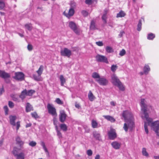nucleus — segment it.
I'll return each mask as SVG.
<instances>
[{
  "instance_id": "nucleus-14",
  "label": "nucleus",
  "mask_w": 159,
  "mask_h": 159,
  "mask_svg": "<svg viewBox=\"0 0 159 159\" xmlns=\"http://www.w3.org/2000/svg\"><path fill=\"white\" fill-rule=\"evenodd\" d=\"M67 115L64 111H60V114L59 115V120L62 123H63L65 121Z\"/></svg>"
},
{
  "instance_id": "nucleus-2",
  "label": "nucleus",
  "mask_w": 159,
  "mask_h": 159,
  "mask_svg": "<svg viewBox=\"0 0 159 159\" xmlns=\"http://www.w3.org/2000/svg\"><path fill=\"white\" fill-rule=\"evenodd\" d=\"M152 120L149 125L148 121L144 122V128L145 131L147 134L148 133V126L149 125L151 126L152 129L157 134V135L159 136V121H157L154 122H152Z\"/></svg>"
},
{
  "instance_id": "nucleus-41",
  "label": "nucleus",
  "mask_w": 159,
  "mask_h": 159,
  "mask_svg": "<svg viewBox=\"0 0 159 159\" xmlns=\"http://www.w3.org/2000/svg\"><path fill=\"white\" fill-rule=\"evenodd\" d=\"M40 76L38 75H33V77L34 79L36 81H39L40 79Z\"/></svg>"
},
{
  "instance_id": "nucleus-21",
  "label": "nucleus",
  "mask_w": 159,
  "mask_h": 159,
  "mask_svg": "<svg viewBox=\"0 0 159 159\" xmlns=\"http://www.w3.org/2000/svg\"><path fill=\"white\" fill-rule=\"evenodd\" d=\"M107 11H105L102 17V20L104 24H106L107 23L106 20L107 18Z\"/></svg>"
},
{
  "instance_id": "nucleus-4",
  "label": "nucleus",
  "mask_w": 159,
  "mask_h": 159,
  "mask_svg": "<svg viewBox=\"0 0 159 159\" xmlns=\"http://www.w3.org/2000/svg\"><path fill=\"white\" fill-rule=\"evenodd\" d=\"M111 80L113 84L117 86L120 90L124 91L125 90V87L124 85L118 77L115 75H113L112 76Z\"/></svg>"
},
{
  "instance_id": "nucleus-17",
  "label": "nucleus",
  "mask_w": 159,
  "mask_h": 159,
  "mask_svg": "<svg viewBox=\"0 0 159 159\" xmlns=\"http://www.w3.org/2000/svg\"><path fill=\"white\" fill-rule=\"evenodd\" d=\"M16 144L18 145L21 148L23 146L24 142L22 141L19 136H17L16 138Z\"/></svg>"
},
{
  "instance_id": "nucleus-26",
  "label": "nucleus",
  "mask_w": 159,
  "mask_h": 159,
  "mask_svg": "<svg viewBox=\"0 0 159 159\" xmlns=\"http://www.w3.org/2000/svg\"><path fill=\"white\" fill-rule=\"evenodd\" d=\"M59 78L61 81V86H63L66 83V79L62 75H60Z\"/></svg>"
},
{
  "instance_id": "nucleus-32",
  "label": "nucleus",
  "mask_w": 159,
  "mask_h": 159,
  "mask_svg": "<svg viewBox=\"0 0 159 159\" xmlns=\"http://www.w3.org/2000/svg\"><path fill=\"white\" fill-rule=\"evenodd\" d=\"M43 66L42 65L40 66L39 70L37 71V72L39 76H40L43 70Z\"/></svg>"
},
{
  "instance_id": "nucleus-18",
  "label": "nucleus",
  "mask_w": 159,
  "mask_h": 159,
  "mask_svg": "<svg viewBox=\"0 0 159 159\" xmlns=\"http://www.w3.org/2000/svg\"><path fill=\"white\" fill-rule=\"evenodd\" d=\"M111 145L115 149H118L120 147L121 143L117 141H114L111 143Z\"/></svg>"
},
{
  "instance_id": "nucleus-47",
  "label": "nucleus",
  "mask_w": 159,
  "mask_h": 159,
  "mask_svg": "<svg viewBox=\"0 0 159 159\" xmlns=\"http://www.w3.org/2000/svg\"><path fill=\"white\" fill-rule=\"evenodd\" d=\"M55 102L61 105L63 104V102H62L59 98H56Z\"/></svg>"
},
{
  "instance_id": "nucleus-60",
  "label": "nucleus",
  "mask_w": 159,
  "mask_h": 159,
  "mask_svg": "<svg viewBox=\"0 0 159 159\" xmlns=\"http://www.w3.org/2000/svg\"><path fill=\"white\" fill-rule=\"evenodd\" d=\"M13 153L15 157H16L17 155L18 154H17V152L16 150H14L13 151Z\"/></svg>"
},
{
  "instance_id": "nucleus-34",
  "label": "nucleus",
  "mask_w": 159,
  "mask_h": 159,
  "mask_svg": "<svg viewBox=\"0 0 159 159\" xmlns=\"http://www.w3.org/2000/svg\"><path fill=\"white\" fill-rule=\"evenodd\" d=\"M106 50L107 52L109 53H111L113 52V50L112 48L109 46L106 47Z\"/></svg>"
},
{
  "instance_id": "nucleus-53",
  "label": "nucleus",
  "mask_w": 159,
  "mask_h": 159,
  "mask_svg": "<svg viewBox=\"0 0 159 159\" xmlns=\"http://www.w3.org/2000/svg\"><path fill=\"white\" fill-rule=\"evenodd\" d=\"M96 43L97 45L99 46H102L103 45L102 41L97 42H96Z\"/></svg>"
},
{
  "instance_id": "nucleus-1",
  "label": "nucleus",
  "mask_w": 159,
  "mask_h": 159,
  "mask_svg": "<svg viewBox=\"0 0 159 159\" xmlns=\"http://www.w3.org/2000/svg\"><path fill=\"white\" fill-rule=\"evenodd\" d=\"M122 116L126 122L124 124V129L126 132L128 131V128L131 130L134 126V119L132 113L128 111H123Z\"/></svg>"
},
{
  "instance_id": "nucleus-23",
  "label": "nucleus",
  "mask_w": 159,
  "mask_h": 159,
  "mask_svg": "<svg viewBox=\"0 0 159 159\" xmlns=\"http://www.w3.org/2000/svg\"><path fill=\"white\" fill-rule=\"evenodd\" d=\"M150 68L149 66L147 65H145L143 68L144 73L146 75L148 74L150 71Z\"/></svg>"
},
{
  "instance_id": "nucleus-55",
  "label": "nucleus",
  "mask_w": 159,
  "mask_h": 159,
  "mask_svg": "<svg viewBox=\"0 0 159 159\" xmlns=\"http://www.w3.org/2000/svg\"><path fill=\"white\" fill-rule=\"evenodd\" d=\"M4 92V90L3 86L0 88V96L2 95V93Z\"/></svg>"
},
{
  "instance_id": "nucleus-50",
  "label": "nucleus",
  "mask_w": 159,
  "mask_h": 159,
  "mask_svg": "<svg viewBox=\"0 0 159 159\" xmlns=\"http://www.w3.org/2000/svg\"><path fill=\"white\" fill-rule=\"evenodd\" d=\"M8 105L9 107L11 108H12L14 107V104L11 101H9Z\"/></svg>"
},
{
  "instance_id": "nucleus-35",
  "label": "nucleus",
  "mask_w": 159,
  "mask_h": 159,
  "mask_svg": "<svg viewBox=\"0 0 159 159\" xmlns=\"http://www.w3.org/2000/svg\"><path fill=\"white\" fill-rule=\"evenodd\" d=\"M155 37V35L154 34L151 33L149 34L148 35L147 39L149 40H153V39Z\"/></svg>"
},
{
  "instance_id": "nucleus-63",
  "label": "nucleus",
  "mask_w": 159,
  "mask_h": 159,
  "mask_svg": "<svg viewBox=\"0 0 159 159\" xmlns=\"http://www.w3.org/2000/svg\"><path fill=\"white\" fill-rule=\"evenodd\" d=\"M110 104H111V105H112L113 106H115V103L113 101L111 102H110Z\"/></svg>"
},
{
  "instance_id": "nucleus-29",
  "label": "nucleus",
  "mask_w": 159,
  "mask_h": 159,
  "mask_svg": "<svg viewBox=\"0 0 159 159\" xmlns=\"http://www.w3.org/2000/svg\"><path fill=\"white\" fill-rule=\"evenodd\" d=\"M60 126L61 129L63 131H66L67 130V127L65 124H61Z\"/></svg>"
},
{
  "instance_id": "nucleus-15",
  "label": "nucleus",
  "mask_w": 159,
  "mask_h": 159,
  "mask_svg": "<svg viewBox=\"0 0 159 159\" xmlns=\"http://www.w3.org/2000/svg\"><path fill=\"white\" fill-rule=\"evenodd\" d=\"M93 137L96 140L99 141H102V140L101 138L100 134L98 131H95L93 132Z\"/></svg>"
},
{
  "instance_id": "nucleus-62",
  "label": "nucleus",
  "mask_w": 159,
  "mask_h": 159,
  "mask_svg": "<svg viewBox=\"0 0 159 159\" xmlns=\"http://www.w3.org/2000/svg\"><path fill=\"white\" fill-rule=\"evenodd\" d=\"M100 158V156L98 154L96 155L95 159H99Z\"/></svg>"
},
{
  "instance_id": "nucleus-36",
  "label": "nucleus",
  "mask_w": 159,
  "mask_h": 159,
  "mask_svg": "<svg viewBox=\"0 0 159 159\" xmlns=\"http://www.w3.org/2000/svg\"><path fill=\"white\" fill-rule=\"evenodd\" d=\"M142 20H139L137 25V30L138 31H140L141 29Z\"/></svg>"
},
{
  "instance_id": "nucleus-27",
  "label": "nucleus",
  "mask_w": 159,
  "mask_h": 159,
  "mask_svg": "<svg viewBox=\"0 0 159 159\" xmlns=\"http://www.w3.org/2000/svg\"><path fill=\"white\" fill-rule=\"evenodd\" d=\"M16 157V159H24L25 158V154L24 153L21 152L17 155Z\"/></svg>"
},
{
  "instance_id": "nucleus-16",
  "label": "nucleus",
  "mask_w": 159,
  "mask_h": 159,
  "mask_svg": "<svg viewBox=\"0 0 159 159\" xmlns=\"http://www.w3.org/2000/svg\"><path fill=\"white\" fill-rule=\"evenodd\" d=\"M74 11H65L63 14L68 18L72 16L74 13Z\"/></svg>"
},
{
  "instance_id": "nucleus-8",
  "label": "nucleus",
  "mask_w": 159,
  "mask_h": 159,
  "mask_svg": "<svg viewBox=\"0 0 159 159\" xmlns=\"http://www.w3.org/2000/svg\"><path fill=\"white\" fill-rule=\"evenodd\" d=\"M47 109H48V112L52 116H57L56 109L52 104L48 103L47 106Z\"/></svg>"
},
{
  "instance_id": "nucleus-19",
  "label": "nucleus",
  "mask_w": 159,
  "mask_h": 159,
  "mask_svg": "<svg viewBox=\"0 0 159 159\" xmlns=\"http://www.w3.org/2000/svg\"><path fill=\"white\" fill-rule=\"evenodd\" d=\"M90 29L91 30H94L97 29L96 25V21L94 20H91L90 26Z\"/></svg>"
},
{
  "instance_id": "nucleus-6",
  "label": "nucleus",
  "mask_w": 159,
  "mask_h": 159,
  "mask_svg": "<svg viewBox=\"0 0 159 159\" xmlns=\"http://www.w3.org/2000/svg\"><path fill=\"white\" fill-rule=\"evenodd\" d=\"M0 77L3 78L6 83H10V80L7 79L10 77V75L9 74L6 72L4 71L0 70Z\"/></svg>"
},
{
  "instance_id": "nucleus-64",
  "label": "nucleus",
  "mask_w": 159,
  "mask_h": 159,
  "mask_svg": "<svg viewBox=\"0 0 159 159\" xmlns=\"http://www.w3.org/2000/svg\"><path fill=\"white\" fill-rule=\"evenodd\" d=\"M75 106L76 107L79 108L80 107V106L79 104H76L75 105Z\"/></svg>"
},
{
  "instance_id": "nucleus-12",
  "label": "nucleus",
  "mask_w": 159,
  "mask_h": 159,
  "mask_svg": "<svg viewBox=\"0 0 159 159\" xmlns=\"http://www.w3.org/2000/svg\"><path fill=\"white\" fill-rule=\"evenodd\" d=\"M108 135L110 139L113 140L116 137V134L114 129H111L108 132Z\"/></svg>"
},
{
  "instance_id": "nucleus-51",
  "label": "nucleus",
  "mask_w": 159,
  "mask_h": 159,
  "mask_svg": "<svg viewBox=\"0 0 159 159\" xmlns=\"http://www.w3.org/2000/svg\"><path fill=\"white\" fill-rule=\"evenodd\" d=\"M36 143L35 142L32 141L29 143V145L32 147H34L36 145Z\"/></svg>"
},
{
  "instance_id": "nucleus-24",
  "label": "nucleus",
  "mask_w": 159,
  "mask_h": 159,
  "mask_svg": "<svg viewBox=\"0 0 159 159\" xmlns=\"http://www.w3.org/2000/svg\"><path fill=\"white\" fill-rule=\"evenodd\" d=\"M70 7L69 10H74L76 7L75 2L74 1H72L70 2Z\"/></svg>"
},
{
  "instance_id": "nucleus-52",
  "label": "nucleus",
  "mask_w": 159,
  "mask_h": 159,
  "mask_svg": "<svg viewBox=\"0 0 159 159\" xmlns=\"http://www.w3.org/2000/svg\"><path fill=\"white\" fill-rule=\"evenodd\" d=\"M87 153L88 156H91L93 154L92 151L90 149H89L87 150Z\"/></svg>"
},
{
  "instance_id": "nucleus-7",
  "label": "nucleus",
  "mask_w": 159,
  "mask_h": 159,
  "mask_svg": "<svg viewBox=\"0 0 159 159\" xmlns=\"http://www.w3.org/2000/svg\"><path fill=\"white\" fill-rule=\"evenodd\" d=\"M69 27L77 34H79L80 31L78 28L75 23L73 21H70L69 22Z\"/></svg>"
},
{
  "instance_id": "nucleus-28",
  "label": "nucleus",
  "mask_w": 159,
  "mask_h": 159,
  "mask_svg": "<svg viewBox=\"0 0 159 159\" xmlns=\"http://www.w3.org/2000/svg\"><path fill=\"white\" fill-rule=\"evenodd\" d=\"M88 96L89 100L91 101H93L95 98L94 96H93V94L91 91H89Z\"/></svg>"
},
{
  "instance_id": "nucleus-33",
  "label": "nucleus",
  "mask_w": 159,
  "mask_h": 159,
  "mask_svg": "<svg viewBox=\"0 0 159 159\" xmlns=\"http://www.w3.org/2000/svg\"><path fill=\"white\" fill-rule=\"evenodd\" d=\"M125 15V13L122 11H120L117 14V17H124Z\"/></svg>"
},
{
  "instance_id": "nucleus-31",
  "label": "nucleus",
  "mask_w": 159,
  "mask_h": 159,
  "mask_svg": "<svg viewBox=\"0 0 159 159\" xmlns=\"http://www.w3.org/2000/svg\"><path fill=\"white\" fill-rule=\"evenodd\" d=\"M92 126L93 128H95L98 127V123L96 121L93 120H92Z\"/></svg>"
},
{
  "instance_id": "nucleus-39",
  "label": "nucleus",
  "mask_w": 159,
  "mask_h": 159,
  "mask_svg": "<svg viewBox=\"0 0 159 159\" xmlns=\"http://www.w3.org/2000/svg\"><path fill=\"white\" fill-rule=\"evenodd\" d=\"M35 92V91L33 90H30L28 91L26 90L27 96H31Z\"/></svg>"
},
{
  "instance_id": "nucleus-45",
  "label": "nucleus",
  "mask_w": 159,
  "mask_h": 159,
  "mask_svg": "<svg viewBox=\"0 0 159 159\" xmlns=\"http://www.w3.org/2000/svg\"><path fill=\"white\" fill-rule=\"evenodd\" d=\"M126 53V51L124 49H122L121 51H120L119 53V55L121 56H124Z\"/></svg>"
},
{
  "instance_id": "nucleus-9",
  "label": "nucleus",
  "mask_w": 159,
  "mask_h": 159,
  "mask_svg": "<svg viewBox=\"0 0 159 159\" xmlns=\"http://www.w3.org/2000/svg\"><path fill=\"white\" fill-rule=\"evenodd\" d=\"M61 56L69 57L72 55L71 51L67 48H65L61 51Z\"/></svg>"
},
{
  "instance_id": "nucleus-49",
  "label": "nucleus",
  "mask_w": 159,
  "mask_h": 159,
  "mask_svg": "<svg viewBox=\"0 0 159 159\" xmlns=\"http://www.w3.org/2000/svg\"><path fill=\"white\" fill-rule=\"evenodd\" d=\"M81 13L84 16H87L89 14L88 12L86 11H82Z\"/></svg>"
},
{
  "instance_id": "nucleus-30",
  "label": "nucleus",
  "mask_w": 159,
  "mask_h": 159,
  "mask_svg": "<svg viewBox=\"0 0 159 159\" xmlns=\"http://www.w3.org/2000/svg\"><path fill=\"white\" fill-rule=\"evenodd\" d=\"M25 27L26 29H27L29 31H31L33 27L32 24L31 23H29L25 24Z\"/></svg>"
},
{
  "instance_id": "nucleus-25",
  "label": "nucleus",
  "mask_w": 159,
  "mask_h": 159,
  "mask_svg": "<svg viewBox=\"0 0 159 159\" xmlns=\"http://www.w3.org/2000/svg\"><path fill=\"white\" fill-rule=\"evenodd\" d=\"M25 95H27L26 89H25L22 91L20 95L19 96V97L22 99H23L25 98Z\"/></svg>"
},
{
  "instance_id": "nucleus-5",
  "label": "nucleus",
  "mask_w": 159,
  "mask_h": 159,
  "mask_svg": "<svg viewBox=\"0 0 159 159\" xmlns=\"http://www.w3.org/2000/svg\"><path fill=\"white\" fill-rule=\"evenodd\" d=\"M16 116H9L10 124L13 126L16 125V129L17 131L20 126V121H18L16 122V124L15 123V121L16 120Z\"/></svg>"
},
{
  "instance_id": "nucleus-59",
  "label": "nucleus",
  "mask_w": 159,
  "mask_h": 159,
  "mask_svg": "<svg viewBox=\"0 0 159 159\" xmlns=\"http://www.w3.org/2000/svg\"><path fill=\"white\" fill-rule=\"evenodd\" d=\"M124 33V31H121L120 32V33L119 34V36L120 37H122L123 35V34Z\"/></svg>"
},
{
  "instance_id": "nucleus-43",
  "label": "nucleus",
  "mask_w": 159,
  "mask_h": 159,
  "mask_svg": "<svg viewBox=\"0 0 159 159\" xmlns=\"http://www.w3.org/2000/svg\"><path fill=\"white\" fill-rule=\"evenodd\" d=\"M94 2V1L92 0H85V3L88 5H90L92 4Z\"/></svg>"
},
{
  "instance_id": "nucleus-44",
  "label": "nucleus",
  "mask_w": 159,
  "mask_h": 159,
  "mask_svg": "<svg viewBox=\"0 0 159 159\" xmlns=\"http://www.w3.org/2000/svg\"><path fill=\"white\" fill-rule=\"evenodd\" d=\"M5 6L4 2L2 1H0V9H3Z\"/></svg>"
},
{
  "instance_id": "nucleus-61",
  "label": "nucleus",
  "mask_w": 159,
  "mask_h": 159,
  "mask_svg": "<svg viewBox=\"0 0 159 159\" xmlns=\"http://www.w3.org/2000/svg\"><path fill=\"white\" fill-rule=\"evenodd\" d=\"M31 125H32V124L30 123L27 124L25 126V127L26 128H28V127H30L31 126Z\"/></svg>"
},
{
  "instance_id": "nucleus-46",
  "label": "nucleus",
  "mask_w": 159,
  "mask_h": 159,
  "mask_svg": "<svg viewBox=\"0 0 159 159\" xmlns=\"http://www.w3.org/2000/svg\"><path fill=\"white\" fill-rule=\"evenodd\" d=\"M117 68V66L116 65H112L111 67V70L113 72H114L116 70Z\"/></svg>"
},
{
  "instance_id": "nucleus-58",
  "label": "nucleus",
  "mask_w": 159,
  "mask_h": 159,
  "mask_svg": "<svg viewBox=\"0 0 159 159\" xmlns=\"http://www.w3.org/2000/svg\"><path fill=\"white\" fill-rule=\"evenodd\" d=\"M53 124L54 125H57V119L55 118H54L53 119Z\"/></svg>"
},
{
  "instance_id": "nucleus-37",
  "label": "nucleus",
  "mask_w": 159,
  "mask_h": 159,
  "mask_svg": "<svg viewBox=\"0 0 159 159\" xmlns=\"http://www.w3.org/2000/svg\"><path fill=\"white\" fill-rule=\"evenodd\" d=\"M142 153L143 156H146V157H148L149 155L148 152L146 151V149L145 148H143L142 150Z\"/></svg>"
},
{
  "instance_id": "nucleus-10",
  "label": "nucleus",
  "mask_w": 159,
  "mask_h": 159,
  "mask_svg": "<svg viewBox=\"0 0 159 159\" xmlns=\"http://www.w3.org/2000/svg\"><path fill=\"white\" fill-rule=\"evenodd\" d=\"M13 78L17 80L21 81L24 80V75L21 72H16L15 73Z\"/></svg>"
},
{
  "instance_id": "nucleus-13",
  "label": "nucleus",
  "mask_w": 159,
  "mask_h": 159,
  "mask_svg": "<svg viewBox=\"0 0 159 159\" xmlns=\"http://www.w3.org/2000/svg\"><path fill=\"white\" fill-rule=\"evenodd\" d=\"M96 81L100 85H106L108 83V81L106 79L104 78L100 77L99 79H96Z\"/></svg>"
},
{
  "instance_id": "nucleus-42",
  "label": "nucleus",
  "mask_w": 159,
  "mask_h": 159,
  "mask_svg": "<svg viewBox=\"0 0 159 159\" xmlns=\"http://www.w3.org/2000/svg\"><path fill=\"white\" fill-rule=\"evenodd\" d=\"M31 115L34 118L36 119L39 118V116H38L36 112H34L33 113H31Z\"/></svg>"
},
{
  "instance_id": "nucleus-48",
  "label": "nucleus",
  "mask_w": 159,
  "mask_h": 159,
  "mask_svg": "<svg viewBox=\"0 0 159 159\" xmlns=\"http://www.w3.org/2000/svg\"><path fill=\"white\" fill-rule=\"evenodd\" d=\"M4 109L5 111V115H7L8 114V108L7 106L4 107Z\"/></svg>"
},
{
  "instance_id": "nucleus-3",
  "label": "nucleus",
  "mask_w": 159,
  "mask_h": 159,
  "mask_svg": "<svg viewBox=\"0 0 159 159\" xmlns=\"http://www.w3.org/2000/svg\"><path fill=\"white\" fill-rule=\"evenodd\" d=\"M145 100L144 99H142L141 101V110L143 112L144 116H142L143 119L144 118L146 119L147 121L148 122L149 125L152 120V119L149 118L148 114L147 112V106L144 103Z\"/></svg>"
},
{
  "instance_id": "nucleus-54",
  "label": "nucleus",
  "mask_w": 159,
  "mask_h": 159,
  "mask_svg": "<svg viewBox=\"0 0 159 159\" xmlns=\"http://www.w3.org/2000/svg\"><path fill=\"white\" fill-rule=\"evenodd\" d=\"M11 97L14 101H18V98L16 97L14 95H11Z\"/></svg>"
},
{
  "instance_id": "nucleus-11",
  "label": "nucleus",
  "mask_w": 159,
  "mask_h": 159,
  "mask_svg": "<svg viewBox=\"0 0 159 159\" xmlns=\"http://www.w3.org/2000/svg\"><path fill=\"white\" fill-rule=\"evenodd\" d=\"M96 58L98 62L108 63L107 58L104 56L98 54L96 56Z\"/></svg>"
},
{
  "instance_id": "nucleus-38",
  "label": "nucleus",
  "mask_w": 159,
  "mask_h": 159,
  "mask_svg": "<svg viewBox=\"0 0 159 159\" xmlns=\"http://www.w3.org/2000/svg\"><path fill=\"white\" fill-rule=\"evenodd\" d=\"M41 146L43 147V148L44 150L45 151V152H46L48 154H49L48 152L45 145V144L43 142H41Z\"/></svg>"
},
{
  "instance_id": "nucleus-40",
  "label": "nucleus",
  "mask_w": 159,
  "mask_h": 159,
  "mask_svg": "<svg viewBox=\"0 0 159 159\" xmlns=\"http://www.w3.org/2000/svg\"><path fill=\"white\" fill-rule=\"evenodd\" d=\"M92 77L94 79H98L100 78V76L99 74L96 72H93L92 74Z\"/></svg>"
},
{
  "instance_id": "nucleus-22",
  "label": "nucleus",
  "mask_w": 159,
  "mask_h": 159,
  "mask_svg": "<svg viewBox=\"0 0 159 159\" xmlns=\"http://www.w3.org/2000/svg\"><path fill=\"white\" fill-rule=\"evenodd\" d=\"M32 106L29 103H27L25 107V110L26 112H29L31 110H33Z\"/></svg>"
},
{
  "instance_id": "nucleus-56",
  "label": "nucleus",
  "mask_w": 159,
  "mask_h": 159,
  "mask_svg": "<svg viewBox=\"0 0 159 159\" xmlns=\"http://www.w3.org/2000/svg\"><path fill=\"white\" fill-rule=\"evenodd\" d=\"M27 48L29 51H31L33 49L32 46L31 44H29L27 46Z\"/></svg>"
},
{
  "instance_id": "nucleus-57",
  "label": "nucleus",
  "mask_w": 159,
  "mask_h": 159,
  "mask_svg": "<svg viewBox=\"0 0 159 159\" xmlns=\"http://www.w3.org/2000/svg\"><path fill=\"white\" fill-rule=\"evenodd\" d=\"M57 135L59 137V138H61L62 137V135L61 133L60 132V131L59 130H57Z\"/></svg>"
},
{
  "instance_id": "nucleus-20",
  "label": "nucleus",
  "mask_w": 159,
  "mask_h": 159,
  "mask_svg": "<svg viewBox=\"0 0 159 159\" xmlns=\"http://www.w3.org/2000/svg\"><path fill=\"white\" fill-rule=\"evenodd\" d=\"M103 117L108 121L111 122H114L115 121V119L112 116H103Z\"/></svg>"
}]
</instances>
